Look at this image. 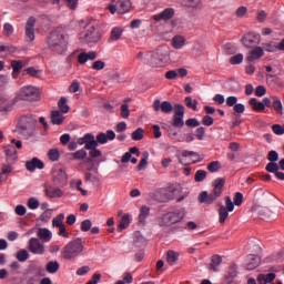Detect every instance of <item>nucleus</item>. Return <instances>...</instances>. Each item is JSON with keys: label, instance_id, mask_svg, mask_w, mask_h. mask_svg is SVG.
Here are the masks:
<instances>
[{"label": "nucleus", "instance_id": "nucleus-10", "mask_svg": "<svg viewBox=\"0 0 284 284\" xmlns=\"http://www.w3.org/2000/svg\"><path fill=\"white\" fill-rule=\"evenodd\" d=\"M242 43L245 48H256L261 43V36L256 33H247L242 38Z\"/></svg>", "mask_w": 284, "mask_h": 284}, {"label": "nucleus", "instance_id": "nucleus-48", "mask_svg": "<svg viewBox=\"0 0 284 284\" xmlns=\"http://www.w3.org/2000/svg\"><path fill=\"white\" fill-rule=\"evenodd\" d=\"M237 274H239V271H237L236 264H233L227 268L226 277L234 281V278H236Z\"/></svg>", "mask_w": 284, "mask_h": 284}, {"label": "nucleus", "instance_id": "nucleus-6", "mask_svg": "<svg viewBox=\"0 0 284 284\" xmlns=\"http://www.w3.org/2000/svg\"><path fill=\"white\" fill-rule=\"evenodd\" d=\"M163 59H165V53L158 49L156 51H148L144 54V65H150V68H163Z\"/></svg>", "mask_w": 284, "mask_h": 284}, {"label": "nucleus", "instance_id": "nucleus-47", "mask_svg": "<svg viewBox=\"0 0 284 284\" xmlns=\"http://www.w3.org/2000/svg\"><path fill=\"white\" fill-rule=\"evenodd\" d=\"M184 103H185L186 108H190L191 110H194V111H196V109H197L196 105H199V101L192 100V97H186L184 100Z\"/></svg>", "mask_w": 284, "mask_h": 284}, {"label": "nucleus", "instance_id": "nucleus-61", "mask_svg": "<svg viewBox=\"0 0 284 284\" xmlns=\"http://www.w3.org/2000/svg\"><path fill=\"white\" fill-rule=\"evenodd\" d=\"M202 125H206V128L214 125V118L210 115H204L202 118Z\"/></svg>", "mask_w": 284, "mask_h": 284}, {"label": "nucleus", "instance_id": "nucleus-8", "mask_svg": "<svg viewBox=\"0 0 284 284\" xmlns=\"http://www.w3.org/2000/svg\"><path fill=\"white\" fill-rule=\"evenodd\" d=\"M29 252L31 254H38V255H43L45 254V245L39 241L37 237H31L29 240V246H28Z\"/></svg>", "mask_w": 284, "mask_h": 284}, {"label": "nucleus", "instance_id": "nucleus-44", "mask_svg": "<svg viewBox=\"0 0 284 284\" xmlns=\"http://www.w3.org/2000/svg\"><path fill=\"white\" fill-rule=\"evenodd\" d=\"M4 154H6V156H11L13 159H17V148H14V145H12V144L6 145Z\"/></svg>", "mask_w": 284, "mask_h": 284}, {"label": "nucleus", "instance_id": "nucleus-49", "mask_svg": "<svg viewBox=\"0 0 284 284\" xmlns=\"http://www.w3.org/2000/svg\"><path fill=\"white\" fill-rule=\"evenodd\" d=\"M65 220V215H63V213H60L59 215H57L53 220H52V225L53 227H60L61 225H63V221Z\"/></svg>", "mask_w": 284, "mask_h": 284}, {"label": "nucleus", "instance_id": "nucleus-12", "mask_svg": "<svg viewBox=\"0 0 284 284\" xmlns=\"http://www.w3.org/2000/svg\"><path fill=\"white\" fill-rule=\"evenodd\" d=\"M153 108L155 112H159V110H161L164 114H172V112H174V106L169 101H163L161 103L160 100H154Z\"/></svg>", "mask_w": 284, "mask_h": 284}, {"label": "nucleus", "instance_id": "nucleus-23", "mask_svg": "<svg viewBox=\"0 0 284 284\" xmlns=\"http://www.w3.org/2000/svg\"><path fill=\"white\" fill-rule=\"evenodd\" d=\"M37 236L41 241H44V243H50V241H52V232L48 229H38Z\"/></svg>", "mask_w": 284, "mask_h": 284}, {"label": "nucleus", "instance_id": "nucleus-26", "mask_svg": "<svg viewBox=\"0 0 284 284\" xmlns=\"http://www.w3.org/2000/svg\"><path fill=\"white\" fill-rule=\"evenodd\" d=\"M61 154H65V151H59V149H51L48 151L47 156L49 161H59L61 159Z\"/></svg>", "mask_w": 284, "mask_h": 284}, {"label": "nucleus", "instance_id": "nucleus-20", "mask_svg": "<svg viewBox=\"0 0 284 284\" xmlns=\"http://www.w3.org/2000/svg\"><path fill=\"white\" fill-rule=\"evenodd\" d=\"M85 250V246L83 245V240L75 239L72 242V256H79Z\"/></svg>", "mask_w": 284, "mask_h": 284}, {"label": "nucleus", "instance_id": "nucleus-9", "mask_svg": "<svg viewBox=\"0 0 284 284\" xmlns=\"http://www.w3.org/2000/svg\"><path fill=\"white\" fill-rule=\"evenodd\" d=\"M37 23V19L34 17H30L24 27L26 41L32 43L34 41V24Z\"/></svg>", "mask_w": 284, "mask_h": 284}, {"label": "nucleus", "instance_id": "nucleus-33", "mask_svg": "<svg viewBox=\"0 0 284 284\" xmlns=\"http://www.w3.org/2000/svg\"><path fill=\"white\" fill-rule=\"evenodd\" d=\"M179 261V253L174 252V251H169L166 253V263H169V265H176V262Z\"/></svg>", "mask_w": 284, "mask_h": 284}, {"label": "nucleus", "instance_id": "nucleus-15", "mask_svg": "<svg viewBox=\"0 0 284 284\" xmlns=\"http://www.w3.org/2000/svg\"><path fill=\"white\" fill-rule=\"evenodd\" d=\"M49 119L51 125H63V121H65L63 113L59 110L51 111Z\"/></svg>", "mask_w": 284, "mask_h": 284}, {"label": "nucleus", "instance_id": "nucleus-50", "mask_svg": "<svg viewBox=\"0 0 284 284\" xmlns=\"http://www.w3.org/2000/svg\"><path fill=\"white\" fill-rule=\"evenodd\" d=\"M172 125L174 128H183L185 125V121H183V115H174Z\"/></svg>", "mask_w": 284, "mask_h": 284}, {"label": "nucleus", "instance_id": "nucleus-35", "mask_svg": "<svg viewBox=\"0 0 284 284\" xmlns=\"http://www.w3.org/2000/svg\"><path fill=\"white\" fill-rule=\"evenodd\" d=\"M16 258H17V261H19V263H26V261H28V258H30V253H28V251L26 248H22L17 252Z\"/></svg>", "mask_w": 284, "mask_h": 284}, {"label": "nucleus", "instance_id": "nucleus-39", "mask_svg": "<svg viewBox=\"0 0 284 284\" xmlns=\"http://www.w3.org/2000/svg\"><path fill=\"white\" fill-rule=\"evenodd\" d=\"M118 227L120 232H123V230H128L130 227V216L128 214H124L122 219L120 220Z\"/></svg>", "mask_w": 284, "mask_h": 284}, {"label": "nucleus", "instance_id": "nucleus-53", "mask_svg": "<svg viewBox=\"0 0 284 284\" xmlns=\"http://www.w3.org/2000/svg\"><path fill=\"white\" fill-rule=\"evenodd\" d=\"M174 110V116H184L185 115V106L182 104H175L173 106Z\"/></svg>", "mask_w": 284, "mask_h": 284}, {"label": "nucleus", "instance_id": "nucleus-60", "mask_svg": "<svg viewBox=\"0 0 284 284\" xmlns=\"http://www.w3.org/2000/svg\"><path fill=\"white\" fill-rule=\"evenodd\" d=\"M233 203L236 206L243 205V193L236 192L233 199Z\"/></svg>", "mask_w": 284, "mask_h": 284}, {"label": "nucleus", "instance_id": "nucleus-56", "mask_svg": "<svg viewBox=\"0 0 284 284\" xmlns=\"http://www.w3.org/2000/svg\"><path fill=\"white\" fill-rule=\"evenodd\" d=\"M27 205L29 210H39V201L34 197L29 199Z\"/></svg>", "mask_w": 284, "mask_h": 284}, {"label": "nucleus", "instance_id": "nucleus-7", "mask_svg": "<svg viewBox=\"0 0 284 284\" xmlns=\"http://www.w3.org/2000/svg\"><path fill=\"white\" fill-rule=\"evenodd\" d=\"M18 97L21 101H29L30 103L39 101V89L32 85H24L20 89Z\"/></svg>", "mask_w": 284, "mask_h": 284}, {"label": "nucleus", "instance_id": "nucleus-34", "mask_svg": "<svg viewBox=\"0 0 284 284\" xmlns=\"http://www.w3.org/2000/svg\"><path fill=\"white\" fill-rule=\"evenodd\" d=\"M227 216H230V211L226 210L225 206L220 205L219 209V221L221 224L225 223V221H227Z\"/></svg>", "mask_w": 284, "mask_h": 284}, {"label": "nucleus", "instance_id": "nucleus-38", "mask_svg": "<svg viewBox=\"0 0 284 284\" xmlns=\"http://www.w3.org/2000/svg\"><path fill=\"white\" fill-rule=\"evenodd\" d=\"M223 263V258L220 255H213L211 257V264L209 270H212L213 272H216V267H219V265Z\"/></svg>", "mask_w": 284, "mask_h": 284}, {"label": "nucleus", "instance_id": "nucleus-16", "mask_svg": "<svg viewBox=\"0 0 284 284\" xmlns=\"http://www.w3.org/2000/svg\"><path fill=\"white\" fill-rule=\"evenodd\" d=\"M174 17V9L166 8L162 12L153 16L154 21H170Z\"/></svg>", "mask_w": 284, "mask_h": 284}, {"label": "nucleus", "instance_id": "nucleus-41", "mask_svg": "<svg viewBox=\"0 0 284 284\" xmlns=\"http://www.w3.org/2000/svg\"><path fill=\"white\" fill-rule=\"evenodd\" d=\"M150 216V207L144 205L140 209V215H139V221L140 223H145V219Z\"/></svg>", "mask_w": 284, "mask_h": 284}, {"label": "nucleus", "instance_id": "nucleus-5", "mask_svg": "<svg viewBox=\"0 0 284 284\" xmlns=\"http://www.w3.org/2000/svg\"><path fill=\"white\" fill-rule=\"evenodd\" d=\"M80 43L88 45L89 43H99L101 41V33L94 26H90L87 30L78 34Z\"/></svg>", "mask_w": 284, "mask_h": 284}, {"label": "nucleus", "instance_id": "nucleus-30", "mask_svg": "<svg viewBox=\"0 0 284 284\" xmlns=\"http://www.w3.org/2000/svg\"><path fill=\"white\" fill-rule=\"evenodd\" d=\"M58 108H59V112H61L62 114H68V112H70V105H68V99L62 97L58 102Z\"/></svg>", "mask_w": 284, "mask_h": 284}, {"label": "nucleus", "instance_id": "nucleus-36", "mask_svg": "<svg viewBox=\"0 0 284 284\" xmlns=\"http://www.w3.org/2000/svg\"><path fill=\"white\" fill-rule=\"evenodd\" d=\"M10 110H12V104L0 95V112H10Z\"/></svg>", "mask_w": 284, "mask_h": 284}, {"label": "nucleus", "instance_id": "nucleus-62", "mask_svg": "<svg viewBox=\"0 0 284 284\" xmlns=\"http://www.w3.org/2000/svg\"><path fill=\"white\" fill-rule=\"evenodd\" d=\"M267 161H271V163H276L278 161V152L275 150H272L267 154Z\"/></svg>", "mask_w": 284, "mask_h": 284}, {"label": "nucleus", "instance_id": "nucleus-25", "mask_svg": "<svg viewBox=\"0 0 284 284\" xmlns=\"http://www.w3.org/2000/svg\"><path fill=\"white\" fill-rule=\"evenodd\" d=\"M248 104L252 106L254 112H263L265 110V104H263V102H258L256 98H251L248 100Z\"/></svg>", "mask_w": 284, "mask_h": 284}, {"label": "nucleus", "instance_id": "nucleus-57", "mask_svg": "<svg viewBox=\"0 0 284 284\" xmlns=\"http://www.w3.org/2000/svg\"><path fill=\"white\" fill-rule=\"evenodd\" d=\"M97 143L99 145H105V143H108V135L104 132H101L97 135Z\"/></svg>", "mask_w": 284, "mask_h": 284}, {"label": "nucleus", "instance_id": "nucleus-3", "mask_svg": "<svg viewBox=\"0 0 284 284\" xmlns=\"http://www.w3.org/2000/svg\"><path fill=\"white\" fill-rule=\"evenodd\" d=\"M225 185V179L217 178L213 181V190L210 194H207V191H203L199 195V202L200 203H207V205H212L216 199L223 194V187Z\"/></svg>", "mask_w": 284, "mask_h": 284}, {"label": "nucleus", "instance_id": "nucleus-18", "mask_svg": "<svg viewBox=\"0 0 284 284\" xmlns=\"http://www.w3.org/2000/svg\"><path fill=\"white\" fill-rule=\"evenodd\" d=\"M261 265V257L258 255L250 254L246 257V270H256Z\"/></svg>", "mask_w": 284, "mask_h": 284}, {"label": "nucleus", "instance_id": "nucleus-1", "mask_svg": "<svg viewBox=\"0 0 284 284\" xmlns=\"http://www.w3.org/2000/svg\"><path fill=\"white\" fill-rule=\"evenodd\" d=\"M70 37L61 30H55L50 33L47 39V44L49 45L50 50L53 52H58L59 54H64L68 52V40Z\"/></svg>", "mask_w": 284, "mask_h": 284}, {"label": "nucleus", "instance_id": "nucleus-24", "mask_svg": "<svg viewBox=\"0 0 284 284\" xmlns=\"http://www.w3.org/2000/svg\"><path fill=\"white\" fill-rule=\"evenodd\" d=\"M271 100H272V106L271 108H273V110H275V112L277 114L283 115V102H281V98L276 97V95H272Z\"/></svg>", "mask_w": 284, "mask_h": 284}, {"label": "nucleus", "instance_id": "nucleus-64", "mask_svg": "<svg viewBox=\"0 0 284 284\" xmlns=\"http://www.w3.org/2000/svg\"><path fill=\"white\" fill-rule=\"evenodd\" d=\"M92 70H103V68H105V62L101 61V60H97L92 63Z\"/></svg>", "mask_w": 284, "mask_h": 284}, {"label": "nucleus", "instance_id": "nucleus-63", "mask_svg": "<svg viewBox=\"0 0 284 284\" xmlns=\"http://www.w3.org/2000/svg\"><path fill=\"white\" fill-rule=\"evenodd\" d=\"M264 50H265V52H276V50H278V47L276 44H274V42L265 43Z\"/></svg>", "mask_w": 284, "mask_h": 284}, {"label": "nucleus", "instance_id": "nucleus-37", "mask_svg": "<svg viewBox=\"0 0 284 284\" xmlns=\"http://www.w3.org/2000/svg\"><path fill=\"white\" fill-rule=\"evenodd\" d=\"M72 140V136L70 135V133H64L60 136V143L61 145H68V150L71 152L72 150V142H70Z\"/></svg>", "mask_w": 284, "mask_h": 284}, {"label": "nucleus", "instance_id": "nucleus-59", "mask_svg": "<svg viewBox=\"0 0 284 284\" xmlns=\"http://www.w3.org/2000/svg\"><path fill=\"white\" fill-rule=\"evenodd\" d=\"M92 230V221L90 220H84L81 223V231L82 232H90Z\"/></svg>", "mask_w": 284, "mask_h": 284}, {"label": "nucleus", "instance_id": "nucleus-27", "mask_svg": "<svg viewBox=\"0 0 284 284\" xmlns=\"http://www.w3.org/2000/svg\"><path fill=\"white\" fill-rule=\"evenodd\" d=\"M84 140L87 142V145L84 146L85 149L99 148V142H97V140L94 139V134L92 133L84 134Z\"/></svg>", "mask_w": 284, "mask_h": 284}, {"label": "nucleus", "instance_id": "nucleus-2", "mask_svg": "<svg viewBox=\"0 0 284 284\" xmlns=\"http://www.w3.org/2000/svg\"><path fill=\"white\" fill-rule=\"evenodd\" d=\"M37 130V118L34 115H22L19 119L16 132L23 139H32Z\"/></svg>", "mask_w": 284, "mask_h": 284}, {"label": "nucleus", "instance_id": "nucleus-19", "mask_svg": "<svg viewBox=\"0 0 284 284\" xmlns=\"http://www.w3.org/2000/svg\"><path fill=\"white\" fill-rule=\"evenodd\" d=\"M264 51L263 48L261 47H255L253 50H251L247 55H246V61H248L250 63H252V61H256L257 59H261V57H263Z\"/></svg>", "mask_w": 284, "mask_h": 284}, {"label": "nucleus", "instance_id": "nucleus-52", "mask_svg": "<svg viewBox=\"0 0 284 284\" xmlns=\"http://www.w3.org/2000/svg\"><path fill=\"white\" fill-rule=\"evenodd\" d=\"M209 172H219L221 170V162L220 161H213L207 164Z\"/></svg>", "mask_w": 284, "mask_h": 284}, {"label": "nucleus", "instance_id": "nucleus-54", "mask_svg": "<svg viewBox=\"0 0 284 284\" xmlns=\"http://www.w3.org/2000/svg\"><path fill=\"white\" fill-rule=\"evenodd\" d=\"M230 63L232 65H239L240 63H243V53H237L230 59Z\"/></svg>", "mask_w": 284, "mask_h": 284}, {"label": "nucleus", "instance_id": "nucleus-17", "mask_svg": "<svg viewBox=\"0 0 284 284\" xmlns=\"http://www.w3.org/2000/svg\"><path fill=\"white\" fill-rule=\"evenodd\" d=\"M97 57V51L81 52L78 55V63H80V65H83L84 63H88V61H94Z\"/></svg>", "mask_w": 284, "mask_h": 284}, {"label": "nucleus", "instance_id": "nucleus-42", "mask_svg": "<svg viewBox=\"0 0 284 284\" xmlns=\"http://www.w3.org/2000/svg\"><path fill=\"white\" fill-rule=\"evenodd\" d=\"M24 67H26V62H23V60L11 61V68L13 72H21V70H23Z\"/></svg>", "mask_w": 284, "mask_h": 284}, {"label": "nucleus", "instance_id": "nucleus-14", "mask_svg": "<svg viewBox=\"0 0 284 284\" xmlns=\"http://www.w3.org/2000/svg\"><path fill=\"white\" fill-rule=\"evenodd\" d=\"M45 164L39 158H32L30 161L26 162V169L28 172H34V170H43Z\"/></svg>", "mask_w": 284, "mask_h": 284}, {"label": "nucleus", "instance_id": "nucleus-51", "mask_svg": "<svg viewBox=\"0 0 284 284\" xmlns=\"http://www.w3.org/2000/svg\"><path fill=\"white\" fill-rule=\"evenodd\" d=\"M195 181L196 183H201L202 181H205V179H207V172L203 171V170H197L195 172Z\"/></svg>", "mask_w": 284, "mask_h": 284}, {"label": "nucleus", "instance_id": "nucleus-11", "mask_svg": "<svg viewBox=\"0 0 284 284\" xmlns=\"http://www.w3.org/2000/svg\"><path fill=\"white\" fill-rule=\"evenodd\" d=\"M85 182L93 183V185H99L101 183V175L99 174V170L94 169V166H91L88 169V171L84 173Z\"/></svg>", "mask_w": 284, "mask_h": 284}, {"label": "nucleus", "instance_id": "nucleus-13", "mask_svg": "<svg viewBox=\"0 0 284 284\" xmlns=\"http://www.w3.org/2000/svg\"><path fill=\"white\" fill-rule=\"evenodd\" d=\"M53 183L55 185H60V187H64V185H68V173H65V171H63L62 169L54 170Z\"/></svg>", "mask_w": 284, "mask_h": 284}, {"label": "nucleus", "instance_id": "nucleus-40", "mask_svg": "<svg viewBox=\"0 0 284 284\" xmlns=\"http://www.w3.org/2000/svg\"><path fill=\"white\" fill-rule=\"evenodd\" d=\"M122 34H123V29H121L119 27H114L111 30L110 39H111V41H119L121 39Z\"/></svg>", "mask_w": 284, "mask_h": 284}, {"label": "nucleus", "instance_id": "nucleus-58", "mask_svg": "<svg viewBox=\"0 0 284 284\" xmlns=\"http://www.w3.org/2000/svg\"><path fill=\"white\" fill-rule=\"evenodd\" d=\"M97 148L98 146L87 149V150H90L89 156H91V159H99V156H101V150H99Z\"/></svg>", "mask_w": 284, "mask_h": 284}, {"label": "nucleus", "instance_id": "nucleus-32", "mask_svg": "<svg viewBox=\"0 0 284 284\" xmlns=\"http://www.w3.org/2000/svg\"><path fill=\"white\" fill-rule=\"evenodd\" d=\"M172 45L175 50H181L185 45V38L183 36H175L172 40Z\"/></svg>", "mask_w": 284, "mask_h": 284}, {"label": "nucleus", "instance_id": "nucleus-31", "mask_svg": "<svg viewBox=\"0 0 284 284\" xmlns=\"http://www.w3.org/2000/svg\"><path fill=\"white\" fill-rule=\"evenodd\" d=\"M61 256L65 261H70L72 258V242H69L61 251Z\"/></svg>", "mask_w": 284, "mask_h": 284}, {"label": "nucleus", "instance_id": "nucleus-43", "mask_svg": "<svg viewBox=\"0 0 284 284\" xmlns=\"http://www.w3.org/2000/svg\"><path fill=\"white\" fill-rule=\"evenodd\" d=\"M148 159H150V153L145 151L142 153V159L138 165V170H145V168L148 166Z\"/></svg>", "mask_w": 284, "mask_h": 284}, {"label": "nucleus", "instance_id": "nucleus-29", "mask_svg": "<svg viewBox=\"0 0 284 284\" xmlns=\"http://www.w3.org/2000/svg\"><path fill=\"white\" fill-rule=\"evenodd\" d=\"M59 267H61V264H59L58 261H51V262L47 263L45 271L49 274H57L59 272Z\"/></svg>", "mask_w": 284, "mask_h": 284}, {"label": "nucleus", "instance_id": "nucleus-45", "mask_svg": "<svg viewBox=\"0 0 284 284\" xmlns=\"http://www.w3.org/2000/svg\"><path fill=\"white\" fill-rule=\"evenodd\" d=\"M131 136H132L133 141H141V139H143V136H145V131L142 128H139L135 131H133Z\"/></svg>", "mask_w": 284, "mask_h": 284}, {"label": "nucleus", "instance_id": "nucleus-28", "mask_svg": "<svg viewBox=\"0 0 284 284\" xmlns=\"http://www.w3.org/2000/svg\"><path fill=\"white\" fill-rule=\"evenodd\" d=\"M182 3L185 6V8H191L192 10H200V8L203 6L201 0H183Z\"/></svg>", "mask_w": 284, "mask_h": 284}, {"label": "nucleus", "instance_id": "nucleus-55", "mask_svg": "<svg viewBox=\"0 0 284 284\" xmlns=\"http://www.w3.org/2000/svg\"><path fill=\"white\" fill-rule=\"evenodd\" d=\"M266 172H270L271 174H275L277 170H280V166L276 162H270L265 166Z\"/></svg>", "mask_w": 284, "mask_h": 284}, {"label": "nucleus", "instance_id": "nucleus-46", "mask_svg": "<svg viewBox=\"0 0 284 284\" xmlns=\"http://www.w3.org/2000/svg\"><path fill=\"white\" fill-rule=\"evenodd\" d=\"M120 110V116L122 119H130V106L128 105V103L121 104Z\"/></svg>", "mask_w": 284, "mask_h": 284}, {"label": "nucleus", "instance_id": "nucleus-21", "mask_svg": "<svg viewBox=\"0 0 284 284\" xmlns=\"http://www.w3.org/2000/svg\"><path fill=\"white\" fill-rule=\"evenodd\" d=\"M118 4V14H125V12H130V8H132V2L130 0H119Z\"/></svg>", "mask_w": 284, "mask_h": 284}, {"label": "nucleus", "instance_id": "nucleus-22", "mask_svg": "<svg viewBox=\"0 0 284 284\" xmlns=\"http://www.w3.org/2000/svg\"><path fill=\"white\" fill-rule=\"evenodd\" d=\"M45 196H48L49 199H60V196H63V192L61 191V189H57L54 186H47Z\"/></svg>", "mask_w": 284, "mask_h": 284}, {"label": "nucleus", "instance_id": "nucleus-4", "mask_svg": "<svg viewBox=\"0 0 284 284\" xmlns=\"http://www.w3.org/2000/svg\"><path fill=\"white\" fill-rule=\"evenodd\" d=\"M185 219V209H176L162 215L160 220L161 227L165 225H174L181 223Z\"/></svg>", "mask_w": 284, "mask_h": 284}]
</instances>
